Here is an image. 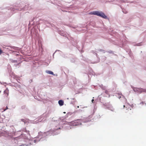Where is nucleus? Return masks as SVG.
<instances>
[{
	"mask_svg": "<svg viewBox=\"0 0 146 146\" xmlns=\"http://www.w3.org/2000/svg\"><path fill=\"white\" fill-rule=\"evenodd\" d=\"M91 14L93 15H97L105 19L107 18V17L106 16L104 13L102 12L95 11L91 12Z\"/></svg>",
	"mask_w": 146,
	"mask_h": 146,
	"instance_id": "f257e3e1",
	"label": "nucleus"
},
{
	"mask_svg": "<svg viewBox=\"0 0 146 146\" xmlns=\"http://www.w3.org/2000/svg\"><path fill=\"white\" fill-rule=\"evenodd\" d=\"M4 93L6 97H7L8 96L9 93V90L7 88H6L4 91Z\"/></svg>",
	"mask_w": 146,
	"mask_h": 146,
	"instance_id": "f03ea898",
	"label": "nucleus"
},
{
	"mask_svg": "<svg viewBox=\"0 0 146 146\" xmlns=\"http://www.w3.org/2000/svg\"><path fill=\"white\" fill-rule=\"evenodd\" d=\"M72 123L73 124V125L74 126H77L81 124V123H80L77 121L73 122H72Z\"/></svg>",
	"mask_w": 146,
	"mask_h": 146,
	"instance_id": "7ed1b4c3",
	"label": "nucleus"
},
{
	"mask_svg": "<svg viewBox=\"0 0 146 146\" xmlns=\"http://www.w3.org/2000/svg\"><path fill=\"white\" fill-rule=\"evenodd\" d=\"M58 104L60 106H62L64 104V102L62 100H60L58 101Z\"/></svg>",
	"mask_w": 146,
	"mask_h": 146,
	"instance_id": "20e7f679",
	"label": "nucleus"
},
{
	"mask_svg": "<svg viewBox=\"0 0 146 146\" xmlns=\"http://www.w3.org/2000/svg\"><path fill=\"white\" fill-rule=\"evenodd\" d=\"M46 72L47 73H48V74H52V75L54 74L53 72L50 71H47Z\"/></svg>",
	"mask_w": 146,
	"mask_h": 146,
	"instance_id": "39448f33",
	"label": "nucleus"
},
{
	"mask_svg": "<svg viewBox=\"0 0 146 146\" xmlns=\"http://www.w3.org/2000/svg\"><path fill=\"white\" fill-rule=\"evenodd\" d=\"M141 104H142V105H143L144 104H145V105H146V103H145V102H142L141 103Z\"/></svg>",
	"mask_w": 146,
	"mask_h": 146,
	"instance_id": "423d86ee",
	"label": "nucleus"
},
{
	"mask_svg": "<svg viewBox=\"0 0 146 146\" xmlns=\"http://www.w3.org/2000/svg\"><path fill=\"white\" fill-rule=\"evenodd\" d=\"M21 120L22 121L24 122L25 123L26 122V121L25 119H21Z\"/></svg>",
	"mask_w": 146,
	"mask_h": 146,
	"instance_id": "0eeeda50",
	"label": "nucleus"
},
{
	"mask_svg": "<svg viewBox=\"0 0 146 146\" xmlns=\"http://www.w3.org/2000/svg\"><path fill=\"white\" fill-rule=\"evenodd\" d=\"M12 62H17V60H12Z\"/></svg>",
	"mask_w": 146,
	"mask_h": 146,
	"instance_id": "6e6552de",
	"label": "nucleus"
},
{
	"mask_svg": "<svg viewBox=\"0 0 146 146\" xmlns=\"http://www.w3.org/2000/svg\"><path fill=\"white\" fill-rule=\"evenodd\" d=\"M2 52V50L0 48V55L1 54V53Z\"/></svg>",
	"mask_w": 146,
	"mask_h": 146,
	"instance_id": "1a4fd4ad",
	"label": "nucleus"
},
{
	"mask_svg": "<svg viewBox=\"0 0 146 146\" xmlns=\"http://www.w3.org/2000/svg\"><path fill=\"white\" fill-rule=\"evenodd\" d=\"M94 99H92V102L93 103V102L94 101Z\"/></svg>",
	"mask_w": 146,
	"mask_h": 146,
	"instance_id": "9d476101",
	"label": "nucleus"
},
{
	"mask_svg": "<svg viewBox=\"0 0 146 146\" xmlns=\"http://www.w3.org/2000/svg\"><path fill=\"white\" fill-rule=\"evenodd\" d=\"M123 108H124V107H125V105H123Z\"/></svg>",
	"mask_w": 146,
	"mask_h": 146,
	"instance_id": "9b49d317",
	"label": "nucleus"
},
{
	"mask_svg": "<svg viewBox=\"0 0 146 146\" xmlns=\"http://www.w3.org/2000/svg\"><path fill=\"white\" fill-rule=\"evenodd\" d=\"M7 108H6V109H8V108L7 107Z\"/></svg>",
	"mask_w": 146,
	"mask_h": 146,
	"instance_id": "f8f14e48",
	"label": "nucleus"
},
{
	"mask_svg": "<svg viewBox=\"0 0 146 146\" xmlns=\"http://www.w3.org/2000/svg\"><path fill=\"white\" fill-rule=\"evenodd\" d=\"M7 108H6V109H8V108L7 107Z\"/></svg>",
	"mask_w": 146,
	"mask_h": 146,
	"instance_id": "ddd939ff",
	"label": "nucleus"
},
{
	"mask_svg": "<svg viewBox=\"0 0 146 146\" xmlns=\"http://www.w3.org/2000/svg\"><path fill=\"white\" fill-rule=\"evenodd\" d=\"M78 108H79V106H78Z\"/></svg>",
	"mask_w": 146,
	"mask_h": 146,
	"instance_id": "4468645a",
	"label": "nucleus"
}]
</instances>
